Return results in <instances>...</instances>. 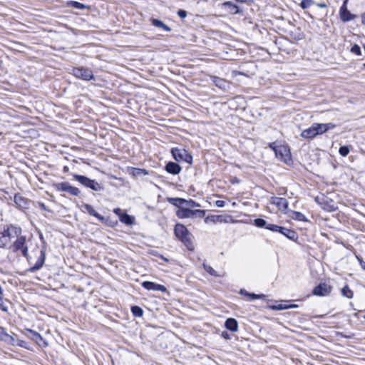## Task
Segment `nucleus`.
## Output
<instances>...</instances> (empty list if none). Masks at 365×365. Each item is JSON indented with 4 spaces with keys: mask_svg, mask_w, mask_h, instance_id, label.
I'll use <instances>...</instances> for the list:
<instances>
[{
    "mask_svg": "<svg viewBox=\"0 0 365 365\" xmlns=\"http://www.w3.org/2000/svg\"><path fill=\"white\" fill-rule=\"evenodd\" d=\"M254 224H255V225H256L258 227H266V226L267 225V222L264 220L261 219V218L255 219L254 221Z\"/></svg>",
    "mask_w": 365,
    "mask_h": 365,
    "instance_id": "72a5a7b5",
    "label": "nucleus"
},
{
    "mask_svg": "<svg viewBox=\"0 0 365 365\" xmlns=\"http://www.w3.org/2000/svg\"><path fill=\"white\" fill-rule=\"evenodd\" d=\"M178 14L179 15L180 17L181 18H185L186 16H187V13L184 10H179L178 12Z\"/></svg>",
    "mask_w": 365,
    "mask_h": 365,
    "instance_id": "c03bdc74",
    "label": "nucleus"
},
{
    "mask_svg": "<svg viewBox=\"0 0 365 365\" xmlns=\"http://www.w3.org/2000/svg\"><path fill=\"white\" fill-rule=\"evenodd\" d=\"M223 6L227 7L230 10V13H232V14H237L239 12L237 6L232 4L231 2H229V1L225 2L223 4Z\"/></svg>",
    "mask_w": 365,
    "mask_h": 365,
    "instance_id": "c85d7f7f",
    "label": "nucleus"
},
{
    "mask_svg": "<svg viewBox=\"0 0 365 365\" xmlns=\"http://www.w3.org/2000/svg\"><path fill=\"white\" fill-rule=\"evenodd\" d=\"M173 201L178 202L174 203L175 205H183L185 207H190V209H192L194 207H200V205L195 202V201L190 200H186L182 198H175L173 199Z\"/></svg>",
    "mask_w": 365,
    "mask_h": 365,
    "instance_id": "f3484780",
    "label": "nucleus"
},
{
    "mask_svg": "<svg viewBox=\"0 0 365 365\" xmlns=\"http://www.w3.org/2000/svg\"><path fill=\"white\" fill-rule=\"evenodd\" d=\"M132 312L136 317H141L143 315L142 309L137 306L132 307Z\"/></svg>",
    "mask_w": 365,
    "mask_h": 365,
    "instance_id": "e433bc0d",
    "label": "nucleus"
},
{
    "mask_svg": "<svg viewBox=\"0 0 365 365\" xmlns=\"http://www.w3.org/2000/svg\"><path fill=\"white\" fill-rule=\"evenodd\" d=\"M0 339L9 341L10 339H13V338L7 334L3 328L0 327Z\"/></svg>",
    "mask_w": 365,
    "mask_h": 365,
    "instance_id": "7c9ffc66",
    "label": "nucleus"
},
{
    "mask_svg": "<svg viewBox=\"0 0 365 365\" xmlns=\"http://www.w3.org/2000/svg\"><path fill=\"white\" fill-rule=\"evenodd\" d=\"M317 6L319 8H326L327 7V4L324 3H318V4H317Z\"/></svg>",
    "mask_w": 365,
    "mask_h": 365,
    "instance_id": "3c124183",
    "label": "nucleus"
},
{
    "mask_svg": "<svg viewBox=\"0 0 365 365\" xmlns=\"http://www.w3.org/2000/svg\"><path fill=\"white\" fill-rule=\"evenodd\" d=\"M269 148L273 150L277 158L287 165L292 162L291 151L287 144L278 143L276 142L269 144Z\"/></svg>",
    "mask_w": 365,
    "mask_h": 365,
    "instance_id": "f03ea898",
    "label": "nucleus"
},
{
    "mask_svg": "<svg viewBox=\"0 0 365 365\" xmlns=\"http://www.w3.org/2000/svg\"><path fill=\"white\" fill-rule=\"evenodd\" d=\"M225 327L232 332L238 331V322L234 318H228L225 323Z\"/></svg>",
    "mask_w": 365,
    "mask_h": 365,
    "instance_id": "6ab92c4d",
    "label": "nucleus"
},
{
    "mask_svg": "<svg viewBox=\"0 0 365 365\" xmlns=\"http://www.w3.org/2000/svg\"><path fill=\"white\" fill-rule=\"evenodd\" d=\"M279 232L291 240H294L296 237V233L293 230L283 227H282V230Z\"/></svg>",
    "mask_w": 365,
    "mask_h": 365,
    "instance_id": "a878e982",
    "label": "nucleus"
},
{
    "mask_svg": "<svg viewBox=\"0 0 365 365\" xmlns=\"http://www.w3.org/2000/svg\"><path fill=\"white\" fill-rule=\"evenodd\" d=\"M176 212V215L181 219L190 218L193 216H197L200 218L203 217L205 215L206 211L204 210H192L190 207H185L183 205Z\"/></svg>",
    "mask_w": 365,
    "mask_h": 365,
    "instance_id": "20e7f679",
    "label": "nucleus"
},
{
    "mask_svg": "<svg viewBox=\"0 0 365 365\" xmlns=\"http://www.w3.org/2000/svg\"><path fill=\"white\" fill-rule=\"evenodd\" d=\"M55 187L58 191L67 192L73 196H77L80 193V190L77 187L71 186L67 182L57 183L55 185Z\"/></svg>",
    "mask_w": 365,
    "mask_h": 365,
    "instance_id": "9d476101",
    "label": "nucleus"
},
{
    "mask_svg": "<svg viewBox=\"0 0 365 365\" xmlns=\"http://www.w3.org/2000/svg\"><path fill=\"white\" fill-rule=\"evenodd\" d=\"M175 234L189 250L193 249L192 242V236L189 232L188 230L182 224H177L175 227Z\"/></svg>",
    "mask_w": 365,
    "mask_h": 365,
    "instance_id": "7ed1b4c3",
    "label": "nucleus"
},
{
    "mask_svg": "<svg viewBox=\"0 0 365 365\" xmlns=\"http://www.w3.org/2000/svg\"><path fill=\"white\" fill-rule=\"evenodd\" d=\"M135 171H136V174H140V173H143L144 175L148 174V173L145 170H143V169H135Z\"/></svg>",
    "mask_w": 365,
    "mask_h": 365,
    "instance_id": "a18cd8bd",
    "label": "nucleus"
},
{
    "mask_svg": "<svg viewBox=\"0 0 365 365\" xmlns=\"http://www.w3.org/2000/svg\"><path fill=\"white\" fill-rule=\"evenodd\" d=\"M232 206H234V207L236 206V202H233Z\"/></svg>",
    "mask_w": 365,
    "mask_h": 365,
    "instance_id": "5fc2aeb1",
    "label": "nucleus"
},
{
    "mask_svg": "<svg viewBox=\"0 0 365 365\" xmlns=\"http://www.w3.org/2000/svg\"><path fill=\"white\" fill-rule=\"evenodd\" d=\"M10 247L15 252H21L25 257L27 255L28 250L26 245V237L21 235V234L14 240V243L11 244Z\"/></svg>",
    "mask_w": 365,
    "mask_h": 365,
    "instance_id": "39448f33",
    "label": "nucleus"
},
{
    "mask_svg": "<svg viewBox=\"0 0 365 365\" xmlns=\"http://www.w3.org/2000/svg\"><path fill=\"white\" fill-rule=\"evenodd\" d=\"M81 210L82 212H88L92 216H94L95 217H96L97 219H98L99 220L103 222L105 220V218L104 217L101 216V215H99L96 211V210L91 205H88V204H83L81 206Z\"/></svg>",
    "mask_w": 365,
    "mask_h": 365,
    "instance_id": "dca6fc26",
    "label": "nucleus"
},
{
    "mask_svg": "<svg viewBox=\"0 0 365 365\" xmlns=\"http://www.w3.org/2000/svg\"><path fill=\"white\" fill-rule=\"evenodd\" d=\"M314 4V1L313 0H302L301 4H300V6L303 9H308L311 6H312L313 4Z\"/></svg>",
    "mask_w": 365,
    "mask_h": 365,
    "instance_id": "2f4dec72",
    "label": "nucleus"
},
{
    "mask_svg": "<svg viewBox=\"0 0 365 365\" xmlns=\"http://www.w3.org/2000/svg\"><path fill=\"white\" fill-rule=\"evenodd\" d=\"M332 290L331 286L327 283H321L314 288L313 294L320 297H324L331 293Z\"/></svg>",
    "mask_w": 365,
    "mask_h": 365,
    "instance_id": "9b49d317",
    "label": "nucleus"
},
{
    "mask_svg": "<svg viewBox=\"0 0 365 365\" xmlns=\"http://www.w3.org/2000/svg\"><path fill=\"white\" fill-rule=\"evenodd\" d=\"M222 336L225 339H229V334L227 332H223Z\"/></svg>",
    "mask_w": 365,
    "mask_h": 365,
    "instance_id": "603ef678",
    "label": "nucleus"
},
{
    "mask_svg": "<svg viewBox=\"0 0 365 365\" xmlns=\"http://www.w3.org/2000/svg\"><path fill=\"white\" fill-rule=\"evenodd\" d=\"M297 306L295 304H288L287 302H279L275 305L271 306V309L273 310H283L289 308H294Z\"/></svg>",
    "mask_w": 365,
    "mask_h": 365,
    "instance_id": "4be33fe9",
    "label": "nucleus"
},
{
    "mask_svg": "<svg viewBox=\"0 0 365 365\" xmlns=\"http://www.w3.org/2000/svg\"><path fill=\"white\" fill-rule=\"evenodd\" d=\"M172 155L176 161H185L191 163L192 156L185 149L174 148L171 150Z\"/></svg>",
    "mask_w": 365,
    "mask_h": 365,
    "instance_id": "6e6552de",
    "label": "nucleus"
},
{
    "mask_svg": "<svg viewBox=\"0 0 365 365\" xmlns=\"http://www.w3.org/2000/svg\"><path fill=\"white\" fill-rule=\"evenodd\" d=\"M361 23L365 25V11L361 15Z\"/></svg>",
    "mask_w": 365,
    "mask_h": 365,
    "instance_id": "8fccbe9b",
    "label": "nucleus"
},
{
    "mask_svg": "<svg viewBox=\"0 0 365 365\" xmlns=\"http://www.w3.org/2000/svg\"><path fill=\"white\" fill-rule=\"evenodd\" d=\"M294 216L292 217L294 219H296L297 220H299V221H304L305 220V217L303 214L300 213V212H294L293 213Z\"/></svg>",
    "mask_w": 365,
    "mask_h": 365,
    "instance_id": "ea45409f",
    "label": "nucleus"
},
{
    "mask_svg": "<svg viewBox=\"0 0 365 365\" xmlns=\"http://www.w3.org/2000/svg\"><path fill=\"white\" fill-rule=\"evenodd\" d=\"M152 24L158 28L163 29L165 31H170L171 29L165 24L162 21L156 19H151Z\"/></svg>",
    "mask_w": 365,
    "mask_h": 365,
    "instance_id": "b1692460",
    "label": "nucleus"
},
{
    "mask_svg": "<svg viewBox=\"0 0 365 365\" xmlns=\"http://www.w3.org/2000/svg\"><path fill=\"white\" fill-rule=\"evenodd\" d=\"M27 331L32 334V339L38 344L44 347L48 346V342L41 336V334L31 329H27Z\"/></svg>",
    "mask_w": 365,
    "mask_h": 365,
    "instance_id": "a211bd4d",
    "label": "nucleus"
},
{
    "mask_svg": "<svg viewBox=\"0 0 365 365\" xmlns=\"http://www.w3.org/2000/svg\"><path fill=\"white\" fill-rule=\"evenodd\" d=\"M113 212L117 215L119 217V219L120 218V216H122L124 213L122 212L121 209L117 207L113 210Z\"/></svg>",
    "mask_w": 365,
    "mask_h": 365,
    "instance_id": "79ce46f5",
    "label": "nucleus"
},
{
    "mask_svg": "<svg viewBox=\"0 0 365 365\" xmlns=\"http://www.w3.org/2000/svg\"><path fill=\"white\" fill-rule=\"evenodd\" d=\"M364 318H365V316H364Z\"/></svg>",
    "mask_w": 365,
    "mask_h": 365,
    "instance_id": "6e6d98bb",
    "label": "nucleus"
},
{
    "mask_svg": "<svg viewBox=\"0 0 365 365\" xmlns=\"http://www.w3.org/2000/svg\"><path fill=\"white\" fill-rule=\"evenodd\" d=\"M73 73L76 77L85 81H89L93 78L92 71L88 68H76L73 70Z\"/></svg>",
    "mask_w": 365,
    "mask_h": 365,
    "instance_id": "1a4fd4ad",
    "label": "nucleus"
},
{
    "mask_svg": "<svg viewBox=\"0 0 365 365\" xmlns=\"http://www.w3.org/2000/svg\"><path fill=\"white\" fill-rule=\"evenodd\" d=\"M21 234V229L14 226H9L0 232V247H11L14 240Z\"/></svg>",
    "mask_w": 365,
    "mask_h": 365,
    "instance_id": "f257e3e1",
    "label": "nucleus"
},
{
    "mask_svg": "<svg viewBox=\"0 0 365 365\" xmlns=\"http://www.w3.org/2000/svg\"><path fill=\"white\" fill-rule=\"evenodd\" d=\"M14 202L16 205L20 208H25L28 205L27 200L20 195H15Z\"/></svg>",
    "mask_w": 365,
    "mask_h": 365,
    "instance_id": "5701e85b",
    "label": "nucleus"
},
{
    "mask_svg": "<svg viewBox=\"0 0 365 365\" xmlns=\"http://www.w3.org/2000/svg\"><path fill=\"white\" fill-rule=\"evenodd\" d=\"M225 205V202L223 201V200H217L215 202V205L217 207H223Z\"/></svg>",
    "mask_w": 365,
    "mask_h": 365,
    "instance_id": "37998d69",
    "label": "nucleus"
},
{
    "mask_svg": "<svg viewBox=\"0 0 365 365\" xmlns=\"http://www.w3.org/2000/svg\"><path fill=\"white\" fill-rule=\"evenodd\" d=\"M266 229L272 232H279L282 230V227L273 224H267Z\"/></svg>",
    "mask_w": 365,
    "mask_h": 365,
    "instance_id": "473e14b6",
    "label": "nucleus"
},
{
    "mask_svg": "<svg viewBox=\"0 0 365 365\" xmlns=\"http://www.w3.org/2000/svg\"><path fill=\"white\" fill-rule=\"evenodd\" d=\"M342 295L348 299H351L354 296L352 290L348 287L345 286L341 289Z\"/></svg>",
    "mask_w": 365,
    "mask_h": 365,
    "instance_id": "cd10ccee",
    "label": "nucleus"
},
{
    "mask_svg": "<svg viewBox=\"0 0 365 365\" xmlns=\"http://www.w3.org/2000/svg\"><path fill=\"white\" fill-rule=\"evenodd\" d=\"M73 176L74 179L76 180L78 182H80L81 185H83L85 187H89L93 190L98 191L100 190L101 188L98 182L86 176L77 174H74Z\"/></svg>",
    "mask_w": 365,
    "mask_h": 365,
    "instance_id": "0eeeda50",
    "label": "nucleus"
},
{
    "mask_svg": "<svg viewBox=\"0 0 365 365\" xmlns=\"http://www.w3.org/2000/svg\"><path fill=\"white\" fill-rule=\"evenodd\" d=\"M271 203L276 205L279 210L286 212L288 208V202L285 198L273 197L271 198Z\"/></svg>",
    "mask_w": 365,
    "mask_h": 365,
    "instance_id": "f8f14e48",
    "label": "nucleus"
},
{
    "mask_svg": "<svg viewBox=\"0 0 365 365\" xmlns=\"http://www.w3.org/2000/svg\"><path fill=\"white\" fill-rule=\"evenodd\" d=\"M215 85L220 88H225L227 83L224 81L223 79H221V78H215V80L214 81Z\"/></svg>",
    "mask_w": 365,
    "mask_h": 365,
    "instance_id": "c9c22d12",
    "label": "nucleus"
},
{
    "mask_svg": "<svg viewBox=\"0 0 365 365\" xmlns=\"http://www.w3.org/2000/svg\"><path fill=\"white\" fill-rule=\"evenodd\" d=\"M358 259L359 261V263H360V265H361V268L365 270V262L362 259H361L359 258H358Z\"/></svg>",
    "mask_w": 365,
    "mask_h": 365,
    "instance_id": "49530a36",
    "label": "nucleus"
},
{
    "mask_svg": "<svg viewBox=\"0 0 365 365\" xmlns=\"http://www.w3.org/2000/svg\"><path fill=\"white\" fill-rule=\"evenodd\" d=\"M349 0H344L343 2V4L341 6H345V7H347V3Z\"/></svg>",
    "mask_w": 365,
    "mask_h": 365,
    "instance_id": "864d4df0",
    "label": "nucleus"
},
{
    "mask_svg": "<svg viewBox=\"0 0 365 365\" xmlns=\"http://www.w3.org/2000/svg\"><path fill=\"white\" fill-rule=\"evenodd\" d=\"M317 135V134L316 133V130L314 128V125H312L311 127L304 130L301 133V136L303 138H306V139H312V138H315Z\"/></svg>",
    "mask_w": 365,
    "mask_h": 365,
    "instance_id": "aec40b11",
    "label": "nucleus"
},
{
    "mask_svg": "<svg viewBox=\"0 0 365 365\" xmlns=\"http://www.w3.org/2000/svg\"><path fill=\"white\" fill-rule=\"evenodd\" d=\"M142 286L147 290L160 291L162 292H167V289L165 286L152 282H143L142 283Z\"/></svg>",
    "mask_w": 365,
    "mask_h": 365,
    "instance_id": "ddd939ff",
    "label": "nucleus"
},
{
    "mask_svg": "<svg viewBox=\"0 0 365 365\" xmlns=\"http://www.w3.org/2000/svg\"><path fill=\"white\" fill-rule=\"evenodd\" d=\"M351 52L354 54H356L357 56H360L361 54V48L360 47L355 44L351 48Z\"/></svg>",
    "mask_w": 365,
    "mask_h": 365,
    "instance_id": "58836bf2",
    "label": "nucleus"
},
{
    "mask_svg": "<svg viewBox=\"0 0 365 365\" xmlns=\"http://www.w3.org/2000/svg\"><path fill=\"white\" fill-rule=\"evenodd\" d=\"M205 224L234 223L235 221L229 215H209L205 218Z\"/></svg>",
    "mask_w": 365,
    "mask_h": 365,
    "instance_id": "423d86ee",
    "label": "nucleus"
},
{
    "mask_svg": "<svg viewBox=\"0 0 365 365\" xmlns=\"http://www.w3.org/2000/svg\"><path fill=\"white\" fill-rule=\"evenodd\" d=\"M41 257L42 258V260L41 262V266L44 261V259H45V253H44V251H43V250H41Z\"/></svg>",
    "mask_w": 365,
    "mask_h": 365,
    "instance_id": "de8ad7c7",
    "label": "nucleus"
},
{
    "mask_svg": "<svg viewBox=\"0 0 365 365\" xmlns=\"http://www.w3.org/2000/svg\"><path fill=\"white\" fill-rule=\"evenodd\" d=\"M264 297V296L263 294H249V298L251 300L262 299Z\"/></svg>",
    "mask_w": 365,
    "mask_h": 365,
    "instance_id": "a19ab883",
    "label": "nucleus"
},
{
    "mask_svg": "<svg viewBox=\"0 0 365 365\" xmlns=\"http://www.w3.org/2000/svg\"><path fill=\"white\" fill-rule=\"evenodd\" d=\"M240 294L247 297H249V294H250V293H248L247 291L242 289L240 291Z\"/></svg>",
    "mask_w": 365,
    "mask_h": 365,
    "instance_id": "09e8293b",
    "label": "nucleus"
},
{
    "mask_svg": "<svg viewBox=\"0 0 365 365\" xmlns=\"http://www.w3.org/2000/svg\"><path fill=\"white\" fill-rule=\"evenodd\" d=\"M0 309L4 312H7L8 307L6 305V300L4 298V289L0 286Z\"/></svg>",
    "mask_w": 365,
    "mask_h": 365,
    "instance_id": "393cba45",
    "label": "nucleus"
},
{
    "mask_svg": "<svg viewBox=\"0 0 365 365\" xmlns=\"http://www.w3.org/2000/svg\"><path fill=\"white\" fill-rule=\"evenodd\" d=\"M203 267H204V269L205 270L209 273L210 275L212 276H215V277H217L218 275L217 274V272L210 265H207V264H203Z\"/></svg>",
    "mask_w": 365,
    "mask_h": 365,
    "instance_id": "f704fd0d",
    "label": "nucleus"
},
{
    "mask_svg": "<svg viewBox=\"0 0 365 365\" xmlns=\"http://www.w3.org/2000/svg\"><path fill=\"white\" fill-rule=\"evenodd\" d=\"M120 221L127 225H130L133 223L134 217L124 213L120 216Z\"/></svg>",
    "mask_w": 365,
    "mask_h": 365,
    "instance_id": "bb28decb",
    "label": "nucleus"
},
{
    "mask_svg": "<svg viewBox=\"0 0 365 365\" xmlns=\"http://www.w3.org/2000/svg\"><path fill=\"white\" fill-rule=\"evenodd\" d=\"M339 17L343 22H348L354 20L356 16L351 14L345 6H341L339 9Z\"/></svg>",
    "mask_w": 365,
    "mask_h": 365,
    "instance_id": "4468645a",
    "label": "nucleus"
},
{
    "mask_svg": "<svg viewBox=\"0 0 365 365\" xmlns=\"http://www.w3.org/2000/svg\"><path fill=\"white\" fill-rule=\"evenodd\" d=\"M165 170L170 174L177 175L180 172L181 168L175 163L169 162L165 166Z\"/></svg>",
    "mask_w": 365,
    "mask_h": 365,
    "instance_id": "412c9836",
    "label": "nucleus"
},
{
    "mask_svg": "<svg viewBox=\"0 0 365 365\" xmlns=\"http://www.w3.org/2000/svg\"><path fill=\"white\" fill-rule=\"evenodd\" d=\"M67 4L68 6H71L77 9H83L86 7V5H84L83 4L74 1H71L68 2Z\"/></svg>",
    "mask_w": 365,
    "mask_h": 365,
    "instance_id": "c756f323",
    "label": "nucleus"
},
{
    "mask_svg": "<svg viewBox=\"0 0 365 365\" xmlns=\"http://www.w3.org/2000/svg\"><path fill=\"white\" fill-rule=\"evenodd\" d=\"M339 153L341 155L345 157L349 154V149L347 146H341L339 150Z\"/></svg>",
    "mask_w": 365,
    "mask_h": 365,
    "instance_id": "4c0bfd02",
    "label": "nucleus"
},
{
    "mask_svg": "<svg viewBox=\"0 0 365 365\" xmlns=\"http://www.w3.org/2000/svg\"><path fill=\"white\" fill-rule=\"evenodd\" d=\"M314 128L316 130V133L318 135H322L326 133L327 130L334 129L335 128V125L329 123H314Z\"/></svg>",
    "mask_w": 365,
    "mask_h": 365,
    "instance_id": "2eb2a0df",
    "label": "nucleus"
}]
</instances>
